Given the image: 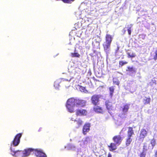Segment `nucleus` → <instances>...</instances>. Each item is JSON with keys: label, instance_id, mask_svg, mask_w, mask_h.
I'll list each match as a JSON object with an SVG mask.
<instances>
[{"label": "nucleus", "instance_id": "obj_1", "mask_svg": "<svg viewBox=\"0 0 157 157\" xmlns=\"http://www.w3.org/2000/svg\"><path fill=\"white\" fill-rule=\"evenodd\" d=\"M112 39L113 37L111 35L109 34H106V41L103 44V46L104 50L107 55L110 53V46Z\"/></svg>", "mask_w": 157, "mask_h": 157}, {"label": "nucleus", "instance_id": "obj_2", "mask_svg": "<svg viewBox=\"0 0 157 157\" xmlns=\"http://www.w3.org/2000/svg\"><path fill=\"white\" fill-rule=\"evenodd\" d=\"M76 99L72 98L68 99L67 101L66 107L70 113H73L75 111L74 108L76 105Z\"/></svg>", "mask_w": 157, "mask_h": 157}, {"label": "nucleus", "instance_id": "obj_3", "mask_svg": "<svg viewBox=\"0 0 157 157\" xmlns=\"http://www.w3.org/2000/svg\"><path fill=\"white\" fill-rule=\"evenodd\" d=\"M22 135V134L21 133H19L17 134L15 136L13 140L11 142V146H13L14 147L18 146L20 142V138L21 137Z\"/></svg>", "mask_w": 157, "mask_h": 157}, {"label": "nucleus", "instance_id": "obj_4", "mask_svg": "<svg viewBox=\"0 0 157 157\" xmlns=\"http://www.w3.org/2000/svg\"><path fill=\"white\" fill-rule=\"evenodd\" d=\"M129 108V105L127 104L124 105L123 108L122 113L120 114L119 115V117L122 118H126L127 113Z\"/></svg>", "mask_w": 157, "mask_h": 157}, {"label": "nucleus", "instance_id": "obj_5", "mask_svg": "<svg viewBox=\"0 0 157 157\" xmlns=\"http://www.w3.org/2000/svg\"><path fill=\"white\" fill-rule=\"evenodd\" d=\"M86 101L84 100L76 99V106L78 107H84L86 105Z\"/></svg>", "mask_w": 157, "mask_h": 157}, {"label": "nucleus", "instance_id": "obj_6", "mask_svg": "<svg viewBox=\"0 0 157 157\" xmlns=\"http://www.w3.org/2000/svg\"><path fill=\"white\" fill-rule=\"evenodd\" d=\"M33 153L37 157H47L46 154L40 150L34 149Z\"/></svg>", "mask_w": 157, "mask_h": 157}, {"label": "nucleus", "instance_id": "obj_7", "mask_svg": "<svg viewBox=\"0 0 157 157\" xmlns=\"http://www.w3.org/2000/svg\"><path fill=\"white\" fill-rule=\"evenodd\" d=\"M87 111L85 109H78L76 111L75 114L77 116H84L86 115Z\"/></svg>", "mask_w": 157, "mask_h": 157}, {"label": "nucleus", "instance_id": "obj_8", "mask_svg": "<svg viewBox=\"0 0 157 157\" xmlns=\"http://www.w3.org/2000/svg\"><path fill=\"white\" fill-rule=\"evenodd\" d=\"M90 124L89 123H86L83 125L82 128V133L84 135H86L87 132L90 130Z\"/></svg>", "mask_w": 157, "mask_h": 157}, {"label": "nucleus", "instance_id": "obj_9", "mask_svg": "<svg viewBox=\"0 0 157 157\" xmlns=\"http://www.w3.org/2000/svg\"><path fill=\"white\" fill-rule=\"evenodd\" d=\"M92 102L93 104L95 105H97L98 103V96L94 95L92 96L91 98Z\"/></svg>", "mask_w": 157, "mask_h": 157}, {"label": "nucleus", "instance_id": "obj_10", "mask_svg": "<svg viewBox=\"0 0 157 157\" xmlns=\"http://www.w3.org/2000/svg\"><path fill=\"white\" fill-rule=\"evenodd\" d=\"M34 149L29 148L28 149H25L23 152V156L25 157L28 156L30 154V152H33Z\"/></svg>", "mask_w": 157, "mask_h": 157}, {"label": "nucleus", "instance_id": "obj_11", "mask_svg": "<svg viewBox=\"0 0 157 157\" xmlns=\"http://www.w3.org/2000/svg\"><path fill=\"white\" fill-rule=\"evenodd\" d=\"M147 132L144 129H142L140 134L139 138L141 141H142L144 138L147 136Z\"/></svg>", "mask_w": 157, "mask_h": 157}, {"label": "nucleus", "instance_id": "obj_12", "mask_svg": "<svg viewBox=\"0 0 157 157\" xmlns=\"http://www.w3.org/2000/svg\"><path fill=\"white\" fill-rule=\"evenodd\" d=\"M113 140L116 144H118V145L120 144L122 140L121 137L120 136H114Z\"/></svg>", "mask_w": 157, "mask_h": 157}, {"label": "nucleus", "instance_id": "obj_13", "mask_svg": "<svg viewBox=\"0 0 157 157\" xmlns=\"http://www.w3.org/2000/svg\"><path fill=\"white\" fill-rule=\"evenodd\" d=\"M156 144L155 140L153 139L150 141V144H149L148 149L150 150H152Z\"/></svg>", "mask_w": 157, "mask_h": 157}, {"label": "nucleus", "instance_id": "obj_14", "mask_svg": "<svg viewBox=\"0 0 157 157\" xmlns=\"http://www.w3.org/2000/svg\"><path fill=\"white\" fill-rule=\"evenodd\" d=\"M105 105L106 108L109 110V113L111 114V112H110L111 110H112V103L109 101H106L105 102Z\"/></svg>", "mask_w": 157, "mask_h": 157}, {"label": "nucleus", "instance_id": "obj_15", "mask_svg": "<svg viewBox=\"0 0 157 157\" xmlns=\"http://www.w3.org/2000/svg\"><path fill=\"white\" fill-rule=\"evenodd\" d=\"M134 132L132 128L131 127H129L128 132V137H131L133 134H134Z\"/></svg>", "mask_w": 157, "mask_h": 157}, {"label": "nucleus", "instance_id": "obj_16", "mask_svg": "<svg viewBox=\"0 0 157 157\" xmlns=\"http://www.w3.org/2000/svg\"><path fill=\"white\" fill-rule=\"evenodd\" d=\"M126 71L131 72L132 73H134L136 72V70L133 67H128Z\"/></svg>", "mask_w": 157, "mask_h": 157}, {"label": "nucleus", "instance_id": "obj_17", "mask_svg": "<svg viewBox=\"0 0 157 157\" xmlns=\"http://www.w3.org/2000/svg\"><path fill=\"white\" fill-rule=\"evenodd\" d=\"M144 151H143L140 154V157H145L146 153L145 152V151H146L147 150V149L146 148V146L144 145L143 147Z\"/></svg>", "mask_w": 157, "mask_h": 157}, {"label": "nucleus", "instance_id": "obj_18", "mask_svg": "<svg viewBox=\"0 0 157 157\" xmlns=\"http://www.w3.org/2000/svg\"><path fill=\"white\" fill-rule=\"evenodd\" d=\"M109 147L110 151L114 150L117 149V147L114 143H111Z\"/></svg>", "mask_w": 157, "mask_h": 157}, {"label": "nucleus", "instance_id": "obj_19", "mask_svg": "<svg viewBox=\"0 0 157 157\" xmlns=\"http://www.w3.org/2000/svg\"><path fill=\"white\" fill-rule=\"evenodd\" d=\"M144 104H147L150 103L151 99L150 98H147L146 97H145L144 98Z\"/></svg>", "mask_w": 157, "mask_h": 157}, {"label": "nucleus", "instance_id": "obj_20", "mask_svg": "<svg viewBox=\"0 0 157 157\" xmlns=\"http://www.w3.org/2000/svg\"><path fill=\"white\" fill-rule=\"evenodd\" d=\"M132 140V139L131 138V137H128L127 140L126 144L127 146H129Z\"/></svg>", "mask_w": 157, "mask_h": 157}, {"label": "nucleus", "instance_id": "obj_21", "mask_svg": "<svg viewBox=\"0 0 157 157\" xmlns=\"http://www.w3.org/2000/svg\"><path fill=\"white\" fill-rule=\"evenodd\" d=\"M71 56L72 57H79L80 55L77 52H75L71 53Z\"/></svg>", "mask_w": 157, "mask_h": 157}, {"label": "nucleus", "instance_id": "obj_22", "mask_svg": "<svg viewBox=\"0 0 157 157\" xmlns=\"http://www.w3.org/2000/svg\"><path fill=\"white\" fill-rule=\"evenodd\" d=\"M75 0H61L63 2L65 3L71 4Z\"/></svg>", "mask_w": 157, "mask_h": 157}, {"label": "nucleus", "instance_id": "obj_23", "mask_svg": "<svg viewBox=\"0 0 157 157\" xmlns=\"http://www.w3.org/2000/svg\"><path fill=\"white\" fill-rule=\"evenodd\" d=\"M79 89L81 91L85 93H86L87 92V90L86 89L85 87L82 86H80V87Z\"/></svg>", "mask_w": 157, "mask_h": 157}, {"label": "nucleus", "instance_id": "obj_24", "mask_svg": "<svg viewBox=\"0 0 157 157\" xmlns=\"http://www.w3.org/2000/svg\"><path fill=\"white\" fill-rule=\"evenodd\" d=\"M114 88L113 87H111L109 88V90L110 91V95L111 97H112L113 95V93L114 91Z\"/></svg>", "mask_w": 157, "mask_h": 157}, {"label": "nucleus", "instance_id": "obj_25", "mask_svg": "<svg viewBox=\"0 0 157 157\" xmlns=\"http://www.w3.org/2000/svg\"><path fill=\"white\" fill-rule=\"evenodd\" d=\"M113 83L117 85H118L119 84V82L118 81V80H117V79L116 78H114L113 79Z\"/></svg>", "mask_w": 157, "mask_h": 157}, {"label": "nucleus", "instance_id": "obj_26", "mask_svg": "<svg viewBox=\"0 0 157 157\" xmlns=\"http://www.w3.org/2000/svg\"><path fill=\"white\" fill-rule=\"evenodd\" d=\"M83 122L81 119H78L77 121V123L78 126H80L82 125V124Z\"/></svg>", "mask_w": 157, "mask_h": 157}, {"label": "nucleus", "instance_id": "obj_27", "mask_svg": "<svg viewBox=\"0 0 157 157\" xmlns=\"http://www.w3.org/2000/svg\"><path fill=\"white\" fill-rule=\"evenodd\" d=\"M99 153L100 154V155L99 156H101L105 154V151L103 149H102L100 151Z\"/></svg>", "mask_w": 157, "mask_h": 157}, {"label": "nucleus", "instance_id": "obj_28", "mask_svg": "<svg viewBox=\"0 0 157 157\" xmlns=\"http://www.w3.org/2000/svg\"><path fill=\"white\" fill-rule=\"evenodd\" d=\"M94 111L96 112H98V106H96V107H94L93 108Z\"/></svg>", "mask_w": 157, "mask_h": 157}, {"label": "nucleus", "instance_id": "obj_29", "mask_svg": "<svg viewBox=\"0 0 157 157\" xmlns=\"http://www.w3.org/2000/svg\"><path fill=\"white\" fill-rule=\"evenodd\" d=\"M154 59L155 60L157 59V50L155 52V55L154 56Z\"/></svg>", "mask_w": 157, "mask_h": 157}, {"label": "nucleus", "instance_id": "obj_30", "mask_svg": "<svg viewBox=\"0 0 157 157\" xmlns=\"http://www.w3.org/2000/svg\"><path fill=\"white\" fill-rule=\"evenodd\" d=\"M10 149L11 150V151H13V154H12V155H16V154L17 153V152H20V151H12V149L11 148H10Z\"/></svg>", "mask_w": 157, "mask_h": 157}, {"label": "nucleus", "instance_id": "obj_31", "mask_svg": "<svg viewBox=\"0 0 157 157\" xmlns=\"http://www.w3.org/2000/svg\"><path fill=\"white\" fill-rule=\"evenodd\" d=\"M127 63V62H124L123 61H121L120 62L119 64L121 66H123L124 65Z\"/></svg>", "mask_w": 157, "mask_h": 157}, {"label": "nucleus", "instance_id": "obj_32", "mask_svg": "<svg viewBox=\"0 0 157 157\" xmlns=\"http://www.w3.org/2000/svg\"><path fill=\"white\" fill-rule=\"evenodd\" d=\"M133 25L132 24L127 25V29H131V28L132 27Z\"/></svg>", "mask_w": 157, "mask_h": 157}, {"label": "nucleus", "instance_id": "obj_33", "mask_svg": "<svg viewBox=\"0 0 157 157\" xmlns=\"http://www.w3.org/2000/svg\"><path fill=\"white\" fill-rule=\"evenodd\" d=\"M150 84L151 85H153V84H156V82L155 81H153L152 80V81H151L150 82Z\"/></svg>", "mask_w": 157, "mask_h": 157}, {"label": "nucleus", "instance_id": "obj_34", "mask_svg": "<svg viewBox=\"0 0 157 157\" xmlns=\"http://www.w3.org/2000/svg\"><path fill=\"white\" fill-rule=\"evenodd\" d=\"M90 140L89 137H87L86 138L85 141V142H87Z\"/></svg>", "mask_w": 157, "mask_h": 157}, {"label": "nucleus", "instance_id": "obj_35", "mask_svg": "<svg viewBox=\"0 0 157 157\" xmlns=\"http://www.w3.org/2000/svg\"><path fill=\"white\" fill-rule=\"evenodd\" d=\"M102 111V109H101V108H100L99 107V111H98L99 113H103L102 111Z\"/></svg>", "mask_w": 157, "mask_h": 157}, {"label": "nucleus", "instance_id": "obj_36", "mask_svg": "<svg viewBox=\"0 0 157 157\" xmlns=\"http://www.w3.org/2000/svg\"><path fill=\"white\" fill-rule=\"evenodd\" d=\"M127 30H128V34L129 35H130L131 34V30L129 29H127Z\"/></svg>", "mask_w": 157, "mask_h": 157}, {"label": "nucleus", "instance_id": "obj_37", "mask_svg": "<svg viewBox=\"0 0 157 157\" xmlns=\"http://www.w3.org/2000/svg\"><path fill=\"white\" fill-rule=\"evenodd\" d=\"M119 47H117V49L115 50V53H116L117 52L118 50H119Z\"/></svg>", "mask_w": 157, "mask_h": 157}, {"label": "nucleus", "instance_id": "obj_38", "mask_svg": "<svg viewBox=\"0 0 157 157\" xmlns=\"http://www.w3.org/2000/svg\"><path fill=\"white\" fill-rule=\"evenodd\" d=\"M56 85H57V84H56V82H55L54 84V86H56Z\"/></svg>", "mask_w": 157, "mask_h": 157}, {"label": "nucleus", "instance_id": "obj_39", "mask_svg": "<svg viewBox=\"0 0 157 157\" xmlns=\"http://www.w3.org/2000/svg\"><path fill=\"white\" fill-rule=\"evenodd\" d=\"M155 155L156 157H157V151L156 152L155 154Z\"/></svg>", "mask_w": 157, "mask_h": 157}, {"label": "nucleus", "instance_id": "obj_40", "mask_svg": "<svg viewBox=\"0 0 157 157\" xmlns=\"http://www.w3.org/2000/svg\"><path fill=\"white\" fill-rule=\"evenodd\" d=\"M108 157H111V155H108Z\"/></svg>", "mask_w": 157, "mask_h": 157}, {"label": "nucleus", "instance_id": "obj_41", "mask_svg": "<svg viewBox=\"0 0 157 157\" xmlns=\"http://www.w3.org/2000/svg\"><path fill=\"white\" fill-rule=\"evenodd\" d=\"M123 30L125 32L126 31V30H125V29H124Z\"/></svg>", "mask_w": 157, "mask_h": 157}, {"label": "nucleus", "instance_id": "obj_42", "mask_svg": "<svg viewBox=\"0 0 157 157\" xmlns=\"http://www.w3.org/2000/svg\"><path fill=\"white\" fill-rule=\"evenodd\" d=\"M41 129H42V128H40L39 129V131H40V130H41Z\"/></svg>", "mask_w": 157, "mask_h": 157}, {"label": "nucleus", "instance_id": "obj_43", "mask_svg": "<svg viewBox=\"0 0 157 157\" xmlns=\"http://www.w3.org/2000/svg\"><path fill=\"white\" fill-rule=\"evenodd\" d=\"M128 55H129V56H130V57H132V56H131L129 54H128Z\"/></svg>", "mask_w": 157, "mask_h": 157}, {"label": "nucleus", "instance_id": "obj_44", "mask_svg": "<svg viewBox=\"0 0 157 157\" xmlns=\"http://www.w3.org/2000/svg\"><path fill=\"white\" fill-rule=\"evenodd\" d=\"M123 129H124V128L122 129V131L123 130Z\"/></svg>", "mask_w": 157, "mask_h": 157}]
</instances>
